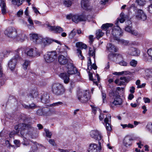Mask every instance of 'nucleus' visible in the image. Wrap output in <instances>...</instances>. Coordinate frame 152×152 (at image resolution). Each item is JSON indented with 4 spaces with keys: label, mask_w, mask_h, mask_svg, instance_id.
Here are the masks:
<instances>
[{
    "label": "nucleus",
    "mask_w": 152,
    "mask_h": 152,
    "mask_svg": "<svg viewBox=\"0 0 152 152\" xmlns=\"http://www.w3.org/2000/svg\"><path fill=\"white\" fill-rule=\"evenodd\" d=\"M31 121V120L30 118H26L24 119V123L19 124L15 127V129L16 130V132L18 133L19 131V129H20V133L22 134V131L27 130L30 132L33 130L34 128L32 126Z\"/></svg>",
    "instance_id": "1"
},
{
    "label": "nucleus",
    "mask_w": 152,
    "mask_h": 152,
    "mask_svg": "<svg viewBox=\"0 0 152 152\" xmlns=\"http://www.w3.org/2000/svg\"><path fill=\"white\" fill-rule=\"evenodd\" d=\"M77 97L78 100L82 103L86 102L90 98L89 93L87 90L78 91Z\"/></svg>",
    "instance_id": "2"
},
{
    "label": "nucleus",
    "mask_w": 152,
    "mask_h": 152,
    "mask_svg": "<svg viewBox=\"0 0 152 152\" xmlns=\"http://www.w3.org/2000/svg\"><path fill=\"white\" fill-rule=\"evenodd\" d=\"M53 93L57 96L61 95L64 93L65 89L64 86L59 83H55L52 86Z\"/></svg>",
    "instance_id": "3"
},
{
    "label": "nucleus",
    "mask_w": 152,
    "mask_h": 152,
    "mask_svg": "<svg viewBox=\"0 0 152 152\" xmlns=\"http://www.w3.org/2000/svg\"><path fill=\"white\" fill-rule=\"evenodd\" d=\"M66 18L68 19H72V21L75 23H77L80 21H86L87 19L86 16L84 15H73L71 14L67 15Z\"/></svg>",
    "instance_id": "4"
},
{
    "label": "nucleus",
    "mask_w": 152,
    "mask_h": 152,
    "mask_svg": "<svg viewBox=\"0 0 152 152\" xmlns=\"http://www.w3.org/2000/svg\"><path fill=\"white\" fill-rule=\"evenodd\" d=\"M5 35L12 39H16L17 36V31L15 28L9 27L4 31Z\"/></svg>",
    "instance_id": "5"
},
{
    "label": "nucleus",
    "mask_w": 152,
    "mask_h": 152,
    "mask_svg": "<svg viewBox=\"0 0 152 152\" xmlns=\"http://www.w3.org/2000/svg\"><path fill=\"white\" fill-rule=\"evenodd\" d=\"M130 8L131 9H133L134 11H137L135 13V17L138 19L143 21H144L146 19L147 16L142 10L141 9L137 10V8L135 7L134 4H132Z\"/></svg>",
    "instance_id": "6"
},
{
    "label": "nucleus",
    "mask_w": 152,
    "mask_h": 152,
    "mask_svg": "<svg viewBox=\"0 0 152 152\" xmlns=\"http://www.w3.org/2000/svg\"><path fill=\"white\" fill-rule=\"evenodd\" d=\"M20 51V49L16 50V55L13 57L12 59L9 61L8 63L9 67L12 71H13L14 69L17 61L20 58L19 54Z\"/></svg>",
    "instance_id": "7"
},
{
    "label": "nucleus",
    "mask_w": 152,
    "mask_h": 152,
    "mask_svg": "<svg viewBox=\"0 0 152 152\" xmlns=\"http://www.w3.org/2000/svg\"><path fill=\"white\" fill-rule=\"evenodd\" d=\"M57 57V53L56 51H52L49 52L47 54L44 56V58L45 61L48 63L53 62Z\"/></svg>",
    "instance_id": "8"
},
{
    "label": "nucleus",
    "mask_w": 152,
    "mask_h": 152,
    "mask_svg": "<svg viewBox=\"0 0 152 152\" xmlns=\"http://www.w3.org/2000/svg\"><path fill=\"white\" fill-rule=\"evenodd\" d=\"M115 25L116 26L114 27L113 29L112 34L114 39L118 40H119V38L117 36H122V32L121 30H119V29H120V28L118 26V21L116 22Z\"/></svg>",
    "instance_id": "9"
},
{
    "label": "nucleus",
    "mask_w": 152,
    "mask_h": 152,
    "mask_svg": "<svg viewBox=\"0 0 152 152\" xmlns=\"http://www.w3.org/2000/svg\"><path fill=\"white\" fill-rule=\"evenodd\" d=\"M27 55L31 57L39 56L40 55V53L36 48H31L29 49L26 52Z\"/></svg>",
    "instance_id": "10"
},
{
    "label": "nucleus",
    "mask_w": 152,
    "mask_h": 152,
    "mask_svg": "<svg viewBox=\"0 0 152 152\" xmlns=\"http://www.w3.org/2000/svg\"><path fill=\"white\" fill-rule=\"evenodd\" d=\"M110 96H113L114 97V99L112 102V103L115 105H120L122 102V100L120 97V96L118 95H115L114 94L113 91H111L110 93Z\"/></svg>",
    "instance_id": "11"
},
{
    "label": "nucleus",
    "mask_w": 152,
    "mask_h": 152,
    "mask_svg": "<svg viewBox=\"0 0 152 152\" xmlns=\"http://www.w3.org/2000/svg\"><path fill=\"white\" fill-rule=\"evenodd\" d=\"M90 136L96 140H101L102 137L100 132L97 130L91 131L90 133Z\"/></svg>",
    "instance_id": "12"
},
{
    "label": "nucleus",
    "mask_w": 152,
    "mask_h": 152,
    "mask_svg": "<svg viewBox=\"0 0 152 152\" xmlns=\"http://www.w3.org/2000/svg\"><path fill=\"white\" fill-rule=\"evenodd\" d=\"M39 98L40 99L42 103H46L50 101L49 96L46 92H43L39 95Z\"/></svg>",
    "instance_id": "13"
},
{
    "label": "nucleus",
    "mask_w": 152,
    "mask_h": 152,
    "mask_svg": "<svg viewBox=\"0 0 152 152\" xmlns=\"http://www.w3.org/2000/svg\"><path fill=\"white\" fill-rule=\"evenodd\" d=\"M101 148L98 147L97 145L92 143L89 145L88 152H100Z\"/></svg>",
    "instance_id": "14"
},
{
    "label": "nucleus",
    "mask_w": 152,
    "mask_h": 152,
    "mask_svg": "<svg viewBox=\"0 0 152 152\" xmlns=\"http://www.w3.org/2000/svg\"><path fill=\"white\" fill-rule=\"evenodd\" d=\"M111 116L110 114H107L106 118H104V121L106 123V129L109 131H110L112 130L111 126L110 125Z\"/></svg>",
    "instance_id": "15"
},
{
    "label": "nucleus",
    "mask_w": 152,
    "mask_h": 152,
    "mask_svg": "<svg viewBox=\"0 0 152 152\" xmlns=\"http://www.w3.org/2000/svg\"><path fill=\"white\" fill-rule=\"evenodd\" d=\"M140 51L137 48L131 47L128 51V54L133 56H138L140 54Z\"/></svg>",
    "instance_id": "16"
},
{
    "label": "nucleus",
    "mask_w": 152,
    "mask_h": 152,
    "mask_svg": "<svg viewBox=\"0 0 152 152\" xmlns=\"http://www.w3.org/2000/svg\"><path fill=\"white\" fill-rule=\"evenodd\" d=\"M81 7L86 10H90L91 9L90 3L88 0H82L81 3Z\"/></svg>",
    "instance_id": "17"
},
{
    "label": "nucleus",
    "mask_w": 152,
    "mask_h": 152,
    "mask_svg": "<svg viewBox=\"0 0 152 152\" xmlns=\"http://www.w3.org/2000/svg\"><path fill=\"white\" fill-rule=\"evenodd\" d=\"M48 26L50 30L53 31L56 33H60L64 31L63 29L59 26H51L49 25H48Z\"/></svg>",
    "instance_id": "18"
},
{
    "label": "nucleus",
    "mask_w": 152,
    "mask_h": 152,
    "mask_svg": "<svg viewBox=\"0 0 152 152\" xmlns=\"http://www.w3.org/2000/svg\"><path fill=\"white\" fill-rule=\"evenodd\" d=\"M58 61L60 64L65 65L67 63L68 59L66 57L62 55H61L58 56Z\"/></svg>",
    "instance_id": "19"
},
{
    "label": "nucleus",
    "mask_w": 152,
    "mask_h": 152,
    "mask_svg": "<svg viewBox=\"0 0 152 152\" xmlns=\"http://www.w3.org/2000/svg\"><path fill=\"white\" fill-rule=\"evenodd\" d=\"M59 77L64 80V83H68L69 80V75L66 73H61L59 75Z\"/></svg>",
    "instance_id": "20"
},
{
    "label": "nucleus",
    "mask_w": 152,
    "mask_h": 152,
    "mask_svg": "<svg viewBox=\"0 0 152 152\" xmlns=\"http://www.w3.org/2000/svg\"><path fill=\"white\" fill-rule=\"evenodd\" d=\"M0 6L1 7L2 14L3 15H5L7 12V11L4 0H0Z\"/></svg>",
    "instance_id": "21"
},
{
    "label": "nucleus",
    "mask_w": 152,
    "mask_h": 152,
    "mask_svg": "<svg viewBox=\"0 0 152 152\" xmlns=\"http://www.w3.org/2000/svg\"><path fill=\"white\" fill-rule=\"evenodd\" d=\"M75 68L72 63L68 64L67 66V73L69 75H72L75 73Z\"/></svg>",
    "instance_id": "22"
},
{
    "label": "nucleus",
    "mask_w": 152,
    "mask_h": 152,
    "mask_svg": "<svg viewBox=\"0 0 152 152\" xmlns=\"http://www.w3.org/2000/svg\"><path fill=\"white\" fill-rule=\"evenodd\" d=\"M27 38L26 35L24 33L17 34V36L16 38V40L21 42H23Z\"/></svg>",
    "instance_id": "23"
},
{
    "label": "nucleus",
    "mask_w": 152,
    "mask_h": 152,
    "mask_svg": "<svg viewBox=\"0 0 152 152\" xmlns=\"http://www.w3.org/2000/svg\"><path fill=\"white\" fill-rule=\"evenodd\" d=\"M31 39L33 41L36 43H39L41 39L39 38L37 34H33L30 35Z\"/></svg>",
    "instance_id": "24"
},
{
    "label": "nucleus",
    "mask_w": 152,
    "mask_h": 152,
    "mask_svg": "<svg viewBox=\"0 0 152 152\" xmlns=\"http://www.w3.org/2000/svg\"><path fill=\"white\" fill-rule=\"evenodd\" d=\"M88 75L89 77V79L91 80H93L94 83H95L96 85H97V83L99 82L100 80V78L99 77V75L98 74H97L96 75V79H93L92 78V73L90 72L89 71L88 72Z\"/></svg>",
    "instance_id": "25"
},
{
    "label": "nucleus",
    "mask_w": 152,
    "mask_h": 152,
    "mask_svg": "<svg viewBox=\"0 0 152 152\" xmlns=\"http://www.w3.org/2000/svg\"><path fill=\"white\" fill-rule=\"evenodd\" d=\"M123 144L126 147L131 145L132 142L130 138L129 137H126L123 141Z\"/></svg>",
    "instance_id": "26"
},
{
    "label": "nucleus",
    "mask_w": 152,
    "mask_h": 152,
    "mask_svg": "<svg viewBox=\"0 0 152 152\" xmlns=\"http://www.w3.org/2000/svg\"><path fill=\"white\" fill-rule=\"evenodd\" d=\"M38 95V92L34 90L32 91L28 95V98L31 99L37 98Z\"/></svg>",
    "instance_id": "27"
},
{
    "label": "nucleus",
    "mask_w": 152,
    "mask_h": 152,
    "mask_svg": "<svg viewBox=\"0 0 152 152\" xmlns=\"http://www.w3.org/2000/svg\"><path fill=\"white\" fill-rule=\"evenodd\" d=\"M129 81V78L125 77H121L120 78V83L118 86L125 85L126 83H127Z\"/></svg>",
    "instance_id": "28"
},
{
    "label": "nucleus",
    "mask_w": 152,
    "mask_h": 152,
    "mask_svg": "<svg viewBox=\"0 0 152 152\" xmlns=\"http://www.w3.org/2000/svg\"><path fill=\"white\" fill-rule=\"evenodd\" d=\"M107 48L109 51L111 52H116L117 51V49L115 46L109 43L107 45Z\"/></svg>",
    "instance_id": "29"
},
{
    "label": "nucleus",
    "mask_w": 152,
    "mask_h": 152,
    "mask_svg": "<svg viewBox=\"0 0 152 152\" xmlns=\"http://www.w3.org/2000/svg\"><path fill=\"white\" fill-rule=\"evenodd\" d=\"M41 43L44 46L50 44L52 42V39L48 38H42L41 40Z\"/></svg>",
    "instance_id": "30"
},
{
    "label": "nucleus",
    "mask_w": 152,
    "mask_h": 152,
    "mask_svg": "<svg viewBox=\"0 0 152 152\" xmlns=\"http://www.w3.org/2000/svg\"><path fill=\"white\" fill-rule=\"evenodd\" d=\"M120 16L121 18L120 19H119L117 21L119 20L120 22L121 23H123L125 21V19L128 18V16L127 15H125L124 14L123 12H122L121 13Z\"/></svg>",
    "instance_id": "31"
},
{
    "label": "nucleus",
    "mask_w": 152,
    "mask_h": 152,
    "mask_svg": "<svg viewBox=\"0 0 152 152\" xmlns=\"http://www.w3.org/2000/svg\"><path fill=\"white\" fill-rule=\"evenodd\" d=\"M96 48L95 47H93L92 48H89L88 54L90 56H93V58H95V52Z\"/></svg>",
    "instance_id": "32"
},
{
    "label": "nucleus",
    "mask_w": 152,
    "mask_h": 152,
    "mask_svg": "<svg viewBox=\"0 0 152 152\" xmlns=\"http://www.w3.org/2000/svg\"><path fill=\"white\" fill-rule=\"evenodd\" d=\"M113 24L112 23H107L106 24H103L101 28L102 29L105 30H107L109 27H111L113 26Z\"/></svg>",
    "instance_id": "33"
},
{
    "label": "nucleus",
    "mask_w": 152,
    "mask_h": 152,
    "mask_svg": "<svg viewBox=\"0 0 152 152\" xmlns=\"http://www.w3.org/2000/svg\"><path fill=\"white\" fill-rule=\"evenodd\" d=\"M104 34V33L102 32L101 29H99L97 31L96 33V38L99 39L100 38L102 37Z\"/></svg>",
    "instance_id": "34"
},
{
    "label": "nucleus",
    "mask_w": 152,
    "mask_h": 152,
    "mask_svg": "<svg viewBox=\"0 0 152 152\" xmlns=\"http://www.w3.org/2000/svg\"><path fill=\"white\" fill-rule=\"evenodd\" d=\"M72 0H64V4L66 7H69L71 6Z\"/></svg>",
    "instance_id": "35"
},
{
    "label": "nucleus",
    "mask_w": 152,
    "mask_h": 152,
    "mask_svg": "<svg viewBox=\"0 0 152 152\" xmlns=\"http://www.w3.org/2000/svg\"><path fill=\"white\" fill-rule=\"evenodd\" d=\"M136 2L138 4L141 6H143L145 4V0H136Z\"/></svg>",
    "instance_id": "36"
},
{
    "label": "nucleus",
    "mask_w": 152,
    "mask_h": 152,
    "mask_svg": "<svg viewBox=\"0 0 152 152\" xmlns=\"http://www.w3.org/2000/svg\"><path fill=\"white\" fill-rule=\"evenodd\" d=\"M28 21L30 25H27L28 27L29 28H30L31 27L34 28V23L33 22L32 20L31 19V18L30 17L28 18Z\"/></svg>",
    "instance_id": "37"
},
{
    "label": "nucleus",
    "mask_w": 152,
    "mask_h": 152,
    "mask_svg": "<svg viewBox=\"0 0 152 152\" xmlns=\"http://www.w3.org/2000/svg\"><path fill=\"white\" fill-rule=\"evenodd\" d=\"M30 61L28 60H26L23 63V66L24 69H27V67L29 65Z\"/></svg>",
    "instance_id": "38"
},
{
    "label": "nucleus",
    "mask_w": 152,
    "mask_h": 152,
    "mask_svg": "<svg viewBox=\"0 0 152 152\" xmlns=\"http://www.w3.org/2000/svg\"><path fill=\"white\" fill-rule=\"evenodd\" d=\"M77 53L78 54V55L79 58H80L81 60L83 59L84 58V57L82 55L81 50L78 48L77 49Z\"/></svg>",
    "instance_id": "39"
},
{
    "label": "nucleus",
    "mask_w": 152,
    "mask_h": 152,
    "mask_svg": "<svg viewBox=\"0 0 152 152\" xmlns=\"http://www.w3.org/2000/svg\"><path fill=\"white\" fill-rule=\"evenodd\" d=\"M115 55L116 53H110L109 54L108 56V59L110 61L112 60H115L114 59H113V58H115Z\"/></svg>",
    "instance_id": "40"
},
{
    "label": "nucleus",
    "mask_w": 152,
    "mask_h": 152,
    "mask_svg": "<svg viewBox=\"0 0 152 152\" xmlns=\"http://www.w3.org/2000/svg\"><path fill=\"white\" fill-rule=\"evenodd\" d=\"M45 132L46 134V136L49 138H50L52 135V133L50 132L48 129H45Z\"/></svg>",
    "instance_id": "41"
},
{
    "label": "nucleus",
    "mask_w": 152,
    "mask_h": 152,
    "mask_svg": "<svg viewBox=\"0 0 152 152\" xmlns=\"http://www.w3.org/2000/svg\"><path fill=\"white\" fill-rule=\"evenodd\" d=\"M119 43L126 45L128 43V42L123 39H120L119 38V40H117Z\"/></svg>",
    "instance_id": "42"
},
{
    "label": "nucleus",
    "mask_w": 152,
    "mask_h": 152,
    "mask_svg": "<svg viewBox=\"0 0 152 152\" xmlns=\"http://www.w3.org/2000/svg\"><path fill=\"white\" fill-rule=\"evenodd\" d=\"M37 114L39 115H44V112L42 109H39L37 111Z\"/></svg>",
    "instance_id": "43"
},
{
    "label": "nucleus",
    "mask_w": 152,
    "mask_h": 152,
    "mask_svg": "<svg viewBox=\"0 0 152 152\" xmlns=\"http://www.w3.org/2000/svg\"><path fill=\"white\" fill-rule=\"evenodd\" d=\"M88 62L87 66H88V69L89 70V67L90 66V69H91L92 67V62L91 61V58L89 57H88Z\"/></svg>",
    "instance_id": "44"
},
{
    "label": "nucleus",
    "mask_w": 152,
    "mask_h": 152,
    "mask_svg": "<svg viewBox=\"0 0 152 152\" xmlns=\"http://www.w3.org/2000/svg\"><path fill=\"white\" fill-rule=\"evenodd\" d=\"M147 129L148 130L149 132L152 134V125L150 124H148L146 126Z\"/></svg>",
    "instance_id": "45"
},
{
    "label": "nucleus",
    "mask_w": 152,
    "mask_h": 152,
    "mask_svg": "<svg viewBox=\"0 0 152 152\" xmlns=\"http://www.w3.org/2000/svg\"><path fill=\"white\" fill-rule=\"evenodd\" d=\"M91 106L92 107V112L95 114H96V111L97 110H100L99 108L95 107L94 105H91Z\"/></svg>",
    "instance_id": "46"
},
{
    "label": "nucleus",
    "mask_w": 152,
    "mask_h": 152,
    "mask_svg": "<svg viewBox=\"0 0 152 152\" xmlns=\"http://www.w3.org/2000/svg\"><path fill=\"white\" fill-rule=\"evenodd\" d=\"M123 59V57L120 54H117V63H119V62L121 61Z\"/></svg>",
    "instance_id": "47"
},
{
    "label": "nucleus",
    "mask_w": 152,
    "mask_h": 152,
    "mask_svg": "<svg viewBox=\"0 0 152 152\" xmlns=\"http://www.w3.org/2000/svg\"><path fill=\"white\" fill-rule=\"evenodd\" d=\"M119 64L121 66H126L128 63L123 59L121 61L119 62Z\"/></svg>",
    "instance_id": "48"
},
{
    "label": "nucleus",
    "mask_w": 152,
    "mask_h": 152,
    "mask_svg": "<svg viewBox=\"0 0 152 152\" xmlns=\"http://www.w3.org/2000/svg\"><path fill=\"white\" fill-rule=\"evenodd\" d=\"M137 63V61L134 60H132L130 62V65L133 66H135Z\"/></svg>",
    "instance_id": "49"
},
{
    "label": "nucleus",
    "mask_w": 152,
    "mask_h": 152,
    "mask_svg": "<svg viewBox=\"0 0 152 152\" xmlns=\"http://www.w3.org/2000/svg\"><path fill=\"white\" fill-rule=\"evenodd\" d=\"M119 73L121 75L124 74L126 75H130L132 74V73L129 71H122L121 72H119Z\"/></svg>",
    "instance_id": "50"
},
{
    "label": "nucleus",
    "mask_w": 152,
    "mask_h": 152,
    "mask_svg": "<svg viewBox=\"0 0 152 152\" xmlns=\"http://www.w3.org/2000/svg\"><path fill=\"white\" fill-rule=\"evenodd\" d=\"M28 109H33L36 107V105L34 103H32L28 105Z\"/></svg>",
    "instance_id": "51"
},
{
    "label": "nucleus",
    "mask_w": 152,
    "mask_h": 152,
    "mask_svg": "<svg viewBox=\"0 0 152 152\" xmlns=\"http://www.w3.org/2000/svg\"><path fill=\"white\" fill-rule=\"evenodd\" d=\"M150 3L151 4L148 6L147 9L149 12L152 13V2H150Z\"/></svg>",
    "instance_id": "52"
},
{
    "label": "nucleus",
    "mask_w": 152,
    "mask_h": 152,
    "mask_svg": "<svg viewBox=\"0 0 152 152\" xmlns=\"http://www.w3.org/2000/svg\"><path fill=\"white\" fill-rule=\"evenodd\" d=\"M125 30L126 31L130 33L132 30V28L131 26H126L125 28Z\"/></svg>",
    "instance_id": "53"
},
{
    "label": "nucleus",
    "mask_w": 152,
    "mask_h": 152,
    "mask_svg": "<svg viewBox=\"0 0 152 152\" xmlns=\"http://www.w3.org/2000/svg\"><path fill=\"white\" fill-rule=\"evenodd\" d=\"M130 33L133 35L135 36H136L138 34V33L137 31L134 30H132Z\"/></svg>",
    "instance_id": "54"
},
{
    "label": "nucleus",
    "mask_w": 152,
    "mask_h": 152,
    "mask_svg": "<svg viewBox=\"0 0 152 152\" xmlns=\"http://www.w3.org/2000/svg\"><path fill=\"white\" fill-rule=\"evenodd\" d=\"M76 33L72 31L69 35V37L70 38H73L75 35Z\"/></svg>",
    "instance_id": "55"
},
{
    "label": "nucleus",
    "mask_w": 152,
    "mask_h": 152,
    "mask_svg": "<svg viewBox=\"0 0 152 152\" xmlns=\"http://www.w3.org/2000/svg\"><path fill=\"white\" fill-rule=\"evenodd\" d=\"M63 103L61 102H56L55 103H53V104H51V105L53 106H58L59 105H62V104Z\"/></svg>",
    "instance_id": "56"
},
{
    "label": "nucleus",
    "mask_w": 152,
    "mask_h": 152,
    "mask_svg": "<svg viewBox=\"0 0 152 152\" xmlns=\"http://www.w3.org/2000/svg\"><path fill=\"white\" fill-rule=\"evenodd\" d=\"M148 55L152 58V48L149 49L147 51Z\"/></svg>",
    "instance_id": "57"
},
{
    "label": "nucleus",
    "mask_w": 152,
    "mask_h": 152,
    "mask_svg": "<svg viewBox=\"0 0 152 152\" xmlns=\"http://www.w3.org/2000/svg\"><path fill=\"white\" fill-rule=\"evenodd\" d=\"M102 96L103 99V102H104L106 101V96L105 94L102 92Z\"/></svg>",
    "instance_id": "58"
},
{
    "label": "nucleus",
    "mask_w": 152,
    "mask_h": 152,
    "mask_svg": "<svg viewBox=\"0 0 152 152\" xmlns=\"http://www.w3.org/2000/svg\"><path fill=\"white\" fill-rule=\"evenodd\" d=\"M48 141L49 143L52 145H55V142L54 140L52 139H49L48 140Z\"/></svg>",
    "instance_id": "59"
},
{
    "label": "nucleus",
    "mask_w": 152,
    "mask_h": 152,
    "mask_svg": "<svg viewBox=\"0 0 152 152\" xmlns=\"http://www.w3.org/2000/svg\"><path fill=\"white\" fill-rule=\"evenodd\" d=\"M82 44L83 43L82 42H78L76 43V46L77 47L81 49L82 45Z\"/></svg>",
    "instance_id": "60"
},
{
    "label": "nucleus",
    "mask_w": 152,
    "mask_h": 152,
    "mask_svg": "<svg viewBox=\"0 0 152 152\" xmlns=\"http://www.w3.org/2000/svg\"><path fill=\"white\" fill-rule=\"evenodd\" d=\"M89 42L90 44H91L94 41L93 36L92 35H90L89 36Z\"/></svg>",
    "instance_id": "61"
},
{
    "label": "nucleus",
    "mask_w": 152,
    "mask_h": 152,
    "mask_svg": "<svg viewBox=\"0 0 152 152\" xmlns=\"http://www.w3.org/2000/svg\"><path fill=\"white\" fill-rule=\"evenodd\" d=\"M143 99L144 101V102L145 103H149L150 102V100L147 97H144L143 98Z\"/></svg>",
    "instance_id": "62"
},
{
    "label": "nucleus",
    "mask_w": 152,
    "mask_h": 152,
    "mask_svg": "<svg viewBox=\"0 0 152 152\" xmlns=\"http://www.w3.org/2000/svg\"><path fill=\"white\" fill-rule=\"evenodd\" d=\"M17 132H15V131H13L12 132H11L9 134V137L10 138H12V137L13 135H14L15 134H17Z\"/></svg>",
    "instance_id": "63"
},
{
    "label": "nucleus",
    "mask_w": 152,
    "mask_h": 152,
    "mask_svg": "<svg viewBox=\"0 0 152 152\" xmlns=\"http://www.w3.org/2000/svg\"><path fill=\"white\" fill-rule=\"evenodd\" d=\"M58 150L60 152H69V150L67 149L59 148L58 149Z\"/></svg>",
    "instance_id": "64"
}]
</instances>
